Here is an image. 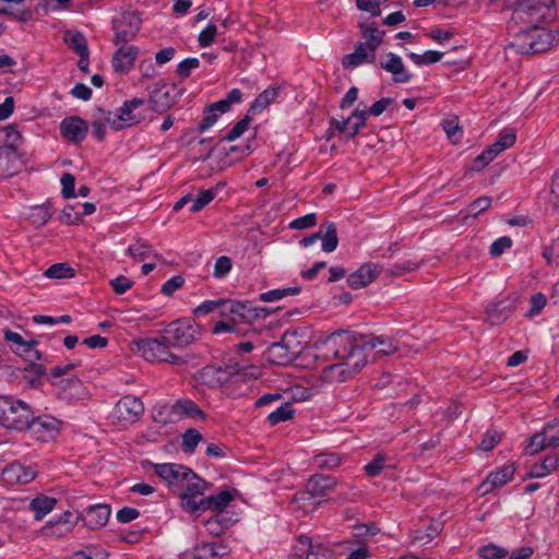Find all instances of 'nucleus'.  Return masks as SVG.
<instances>
[{
	"label": "nucleus",
	"mask_w": 559,
	"mask_h": 559,
	"mask_svg": "<svg viewBox=\"0 0 559 559\" xmlns=\"http://www.w3.org/2000/svg\"><path fill=\"white\" fill-rule=\"evenodd\" d=\"M359 338L348 332L331 335L326 342L328 350L337 362L322 370V378L328 382H344L352 379L367 364V354L359 348Z\"/></svg>",
	"instance_id": "obj_1"
},
{
	"label": "nucleus",
	"mask_w": 559,
	"mask_h": 559,
	"mask_svg": "<svg viewBox=\"0 0 559 559\" xmlns=\"http://www.w3.org/2000/svg\"><path fill=\"white\" fill-rule=\"evenodd\" d=\"M534 25L519 27L515 32V41L512 44L518 47V51L523 55L540 53L550 49L559 41V33Z\"/></svg>",
	"instance_id": "obj_2"
},
{
	"label": "nucleus",
	"mask_w": 559,
	"mask_h": 559,
	"mask_svg": "<svg viewBox=\"0 0 559 559\" xmlns=\"http://www.w3.org/2000/svg\"><path fill=\"white\" fill-rule=\"evenodd\" d=\"M32 419L28 404L11 395H0V425L16 431L26 430Z\"/></svg>",
	"instance_id": "obj_3"
},
{
	"label": "nucleus",
	"mask_w": 559,
	"mask_h": 559,
	"mask_svg": "<svg viewBox=\"0 0 559 559\" xmlns=\"http://www.w3.org/2000/svg\"><path fill=\"white\" fill-rule=\"evenodd\" d=\"M551 0H516L509 29L515 25H534L542 23L550 9Z\"/></svg>",
	"instance_id": "obj_4"
},
{
	"label": "nucleus",
	"mask_w": 559,
	"mask_h": 559,
	"mask_svg": "<svg viewBox=\"0 0 559 559\" xmlns=\"http://www.w3.org/2000/svg\"><path fill=\"white\" fill-rule=\"evenodd\" d=\"M202 335V328L194 320L183 318L170 322L164 330V340L176 348H186Z\"/></svg>",
	"instance_id": "obj_5"
},
{
	"label": "nucleus",
	"mask_w": 559,
	"mask_h": 559,
	"mask_svg": "<svg viewBox=\"0 0 559 559\" xmlns=\"http://www.w3.org/2000/svg\"><path fill=\"white\" fill-rule=\"evenodd\" d=\"M3 338L5 342L15 345L13 352L20 356H26L32 364L29 366L31 371H33L37 377H40L45 373V368L41 365L34 364L36 360H40L43 355L39 350L36 349L38 346V341L32 338L29 341H25L23 336L14 332L10 329H5L3 331Z\"/></svg>",
	"instance_id": "obj_6"
},
{
	"label": "nucleus",
	"mask_w": 559,
	"mask_h": 559,
	"mask_svg": "<svg viewBox=\"0 0 559 559\" xmlns=\"http://www.w3.org/2000/svg\"><path fill=\"white\" fill-rule=\"evenodd\" d=\"M143 105L144 99L132 98L131 100L124 102L123 106L119 108L117 114L106 111L102 108L98 109V112L104 116L111 129L120 131L140 122L141 117L135 115L133 111Z\"/></svg>",
	"instance_id": "obj_7"
},
{
	"label": "nucleus",
	"mask_w": 559,
	"mask_h": 559,
	"mask_svg": "<svg viewBox=\"0 0 559 559\" xmlns=\"http://www.w3.org/2000/svg\"><path fill=\"white\" fill-rule=\"evenodd\" d=\"M337 547L342 548L343 550L336 551L334 549H331L329 546H325L321 543L314 544L311 540L310 557L312 556L316 558H330L334 556L348 555L347 559H367L368 557L372 556L368 546L365 543L357 544L356 542L347 540L342 543Z\"/></svg>",
	"instance_id": "obj_8"
},
{
	"label": "nucleus",
	"mask_w": 559,
	"mask_h": 559,
	"mask_svg": "<svg viewBox=\"0 0 559 559\" xmlns=\"http://www.w3.org/2000/svg\"><path fill=\"white\" fill-rule=\"evenodd\" d=\"M168 343L157 338H146L139 342L138 347L142 356L148 361H166L173 365H180L185 359L173 354L168 348Z\"/></svg>",
	"instance_id": "obj_9"
},
{
	"label": "nucleus",
	"mask_w": 559,
	"mask_h": 559,
	"mask_svg": "<svg viewBox=\"0 0 559 559\" xmlns=\"http://www.w3.org/2000/svg\"><path fill=\"white\" fill-rule=\"evenodd\" d=\"M141 27V19L135 12H123L112 20L114 44L119 46L134 39Z\"/></svg>",
	"instance_id": "obj_10"
},
{
	"label": "nucleus",
	"mask_w": 559,
	"mask_h": 559,
	"mask_svg": "<svg viewBox=\"0 0 559 559\" xmlns=\"http://www.w3.org/2000/svg\"><path fill=\"white\" fill-rule=\"evenodd\" d=\"M187 479H185V484L178 490V495L181 498L182 507L189 511L190 513L199 512V510H192V504H198L199 501L195 500L197 496L204 495L207 483L198 476L191 468L187 472Z\"/></svg>",
	"instance_id": "obj_11"
},
{
	"label": "nucleus",
	"mask_w": 559,
	"mask_h": 559,
	"mask_svg": "<svg viewBox=\"0 0 559 559\" xmlns=\"http://www.w3.org/2000/svg\"><path fill=\"white\" fill-rule=\"evenodd\" d=\"M181 91L175 84H167L163 81L157 82L150 95L152 109L156 112H164L173 107Z\"/></svg>",
	"instance_id": "obj_12"
},
{
	"label": "nucleus",
	"mask_w": 559,
	"mask_h": 559,
	"mask_svg": "<svg viewBox=\"0 0 559 559\" xmlns=\"http://www.w3.org/2000/svg\"><path fill=\"white\" fill-rule=\"evenodd\" d=\"M519 299L520 297L518 294H511L499 300L490 302L486 308V320L491 325L502 324L516 309Z\"/></svg>",
	"instance_id": "obj_13"
},
{
	"label": "nucleus",
	"mask_w": 559,
	"mask_h": 559,
	"mask_svg": "<svg viewBox=\"0 0 559 559\" xmlns=\"http://www.w3.org/2000/svg\"><path fill=\"white\" fill-rule=\"evenodd\" d=\"M61 421L51 416H38L34 417L32 413V419L26 429H28L37 440L47 442L52 440L60 431Z\"/></svg>",
	"instance_id": "obj_14"
},
{
	"label": "nucleus",
	"mask_w": 559,
	"mask_h": 559,
	"mask_svg": "<svg viewBox=\"0 0 559 559\" xmlns=\"http://www.w3.org/2000/svg\"><path fill=\"white\" fill-rule=\"evenodd\" d=\"M242 371V366L238 362L228 364L223 366H205L201 371V377L205 384L210 386H219L228 382L229 379L239 374Z\"/></svg>",
	"instance_id": "obj_15"
},
{
	"label": "nucleus",
	"mask_w": 559,
	"mask_h": 559,
	"mask_svg": "<svg viewBox=\"0 0 559 559\" xmlns=\"http://www.w3.org/2000/svg\"><path fill=\"white\" fill-rule=\"evenodd\" d=\"M143 413V402L133 395H126L121 397L115 407V416L122 424H132L136 421Z\"/></svg>",
	"instance_id": "obj_16"
},
{
	"label": "nucleus",
	"mask_w": 559,
	"mask_h": 559,
	"mask_svg": "<svg viewBox=\"0 0 559 559\" xmlns=\"http://www.w3.org/2000/svg\"><path fill=\"white\" fill-rule=\"evenodd\" d=\"M188 469L189 467L175 463L154 464L155 474L175 492H178L181 485L185 484Z\"/></svg>",
	"instance_id": "obj_17"
},
{
	"label": "nucleus",
	"mask_w": 559,
	"mask_h": 559,
	"mask_svg": "<svg viewBox=\"0 0 559 559\" xmlns=\"http://www.w3.org/2000/svg\"><path fill=\"white\" fill-rule=\"evenodd\" d=\"M480 559H530L534 555V549L531 546H522L511 555L508 549L502 548L496 544H488L478 549Z\"/></svg>",
	"instance_id": "obj_18"
},
{
	"label": "nucleus",
	"mask_w": 559,
	"mask_h": 559,
	"mask_svg": "<svg viewBox=\"0 0 559 559\" xmlns=\"http://www.w3.org/2000/svg\"><path fill=\"white\" fill-rule=\"evenodd\" d=\"M88 132V124L80 117H68L60 122V134L73 144L81 143Z\"/></svg>",
	"instance_id": "obj_19"
},
{
	"label": "nucleus",
	"mask_w": 559,
	"mask_h": 559,
	"mask_svg": "<svg viewBox=\"0 0 559 559\" xmlns=\"http://www.w3.org/2000/svg\"><path fill=\"white\" fill-rule=\"evenodd\" d=\"M381 273V266L365 263L357 271L349 274L347 284L352 289H360L370 285Z\"/></svg>",
	"instance_id": "obj_20"
},
{
	"label": "nucleus",
	"mask_w": 559,
	"mask_h": 559,
	"mask_svg": "<svg viewBox=\"0 0 559 559\" xmlns=\"http://www.w3.org/2000/svg\"><path fill=\"white\" fill-rule=\"evenodd\" d=\"M514 467L512 465H504L495 472H491L487 478L478 486L477 492L485 496L493 489L503 486L513 478Z\"/></svg>",
	"instance_id": "obj_21"
},
{
	"label": "nucleus",
	"mask_w": 559,
	"mask_h": 559,
	"mask_svg": "<svg viewBox=\"0 0 559 559\" xmlns=\"http://www.w3.org/2000/svg\"><path fill=\"white\" fill-rule=\"evenodd\" d=\"M379 67L392 74V81L397 84L408 83L413 75L405 68L402 58L393 52L386 55V60L381 61Z\"/></svg>",
	"instance_id": "obj_22"
},
{
	"label": "nucleus",
	"mask_w": 559,
	"mask_h": 559,
	"mask_svg": "<svg viewBox=\"0 0 559 559\" xmlns=\"http://www.w3.org/2000/svg\"><path fill=\"white\" fill-rule=\"evenodd\" d=\"M359 29L362 38L365 39V41L359 43V45H362L370 51L376 52L383 43L385 32L380 29L377 23L370 20L359 22Z\"/></svg>",
	"instance_id": "obj_23"
},
{
	"label": "nucleus",
	"mask_w": 559,
	"mask_h": 559,
	"mask_svg": "<svg viewBox=\"0 0 559 559\" xmlns=\"http://www.w3.org/2000/svg\"><path fill=\"white\" fill-rule=\"evenodd\" d=\"M1 476L9 485L28 484L36 477V473L33 468L14 462L3 468Z\"/></svg>",
	"instance_id": "obj_24"
},
{
	"label": "nucleus",
	"mask_w": 559,
	"mask_h": 559,
	"mask_svg": "<svg viewBox=\"0 0 559 559\" xmlns=\"http://www.w3.org/2000/svg\"><path fill=\"white\" fill-rule=\"evenodd\" d=\"M138 53L139 48L136 46L122 45L112 57L111 64L114 70L120 73H128L133 68Z\"/></svg>",
	"instance_id": "obj_25"
},
{
	"label": "nucleus",
	"mask_w": 559,
	"mask_h": 559,
	"mask_svg": "<svg viewBox=\"0 0 559 559\" xmlns=\"http://www.w3.org/2000/svg\"><path fill=\"white\" fill-rule=\"evenodd\" d=\"M234 500V496L228 490H222L217 495H212L206 498H202L199 500L198 504H192V510L205 511L213 510L216 512H222L224 509L228 507V504Z\"/></svg>",
	"instance_id": "obj_26"
},
{
	"label": "nucleus",
	"mask_w": 559,
	"mask_h": 559,
	"mask_svg": "<svg viewBox=\"0 0 559 559\" xmlns=\"http://www.w3.org/2000/svg\"><path fill=\"white\" fill-rule=\"evenodd\" d=\"M354 335H355L356 341H357V338H359L360 342L362 343V344H360L359 348H362L364 353H366L367 349H373V348L380 346L381 348L376 352V356H386V355H391V354L395 353L397 349L396 345H394L392 340H390L388 337H382V336L367 337L362 334H354Z\"/></svg>",
	"instance_id": "obj_27"
},
{
	"label": "nucleus",
	"mask_w": 559,
	"mask_h": 559,
	"mask_svg": "<svg viewBox=\"0 0 559 559\" xmlns=\"http://www.w3.org/2000/svg\"><path fill=\"white\" fill-rule=\"evenodd\" d=\"M110 513V508L107 504L91 506L84 511V521L90 528L96 530L107 523Z\"/></svg>",
	"instance_id": "obj_28"
},
{
	"label": "nucleus",
	"mask_w": 559,
	"mask_h": 559,
	"mask_svg": "<svg viewBox=\"0 0 559 559\" xmlns=\"http://www.w3.org/2000/svg\"><path fill=\"white\" fill-rule=\"evenodd\" d=\"M174 408L176 412L175 416L177 417V423L183 418L206 419L205 413L192 400L179 399L174 403Z\"/></svg>",
	"instance_id": "obj_29"
},
{
	"label": "nucleus",
	"mask_w": 559,
	"mask_h": 559,
	"mask_svg": "<svg viewBox=\"0 0 559 559\" xmlns=\"http://www.w3.org/2000/svg\"><path fill=\"white\" fill-rule=\"evenodd\" d=\"M374 60L376 52L358 44L352 53L344 56L342 64L346 69H353L364 63H372Z\"/></svg>",
	"instance_id": "obj_30"
},
{
	"label": "nucleus",
	"mask_w": 559,
	"mask_h": 559,
	"mask_svg": "<svg viewBox=\"0 0 559 559\" xmlns=\"http://www.w3.org/2000/svg\"><path fill=\"white\" fill-rule=\"evenodd\" d=\"M442 530L443 522L433 519L425 530L418 528L412 533V543L413 545L424 546L437 537Z\"/></svg>",
	"instance_id": "obj_31"
},
{
	"label": "nucleus",
	"mask_w": 559,
	"mask_h": 559,
	"mask_svg": "<svg viewBox=\"0 0 559 559\" xmlns=\"http://www.w3.org/2000/svg\"><path fill=\"white\" fill-rule=\"evenodd\" d=\"M267 352L273 362L278 365H289L298 358L296 354H290L288 347L283 343V338H281L280 342L271 344Z\"/></svg>",
	"instance_id": "obj_32"
},
{
	"label": "nucleus",
	"mask_w": 559,
	"mask_h": 559,
	"mask_svg": "<svg viewBox=\"0 0 559 559\" xmlns=\"http://www.w3.org/2000/svg\"><path fill=\"white\" fill-rule=\"evenodd\" d=\"M559 467V453L547 455L542 463L534 464L531 467L530 476L540 478L549 475Z\"/></svg>",
	"instance_id": "obj_33"
},
{
	"label": "nucleus",
	"mask_w": 559,
	"mask_h": 559,
	"mask_svg": "<svg viewBox=\"0 0 559 559\" xmlns=\"http://www.w3.org/2000/svg\"><path fill=\"white\" fill-rule=\"evenodd\" d=\"M336 483L333 478L324 475H313L307 483V488L312 495L319 499L324 496L326 490L335 487Z\"/></svg>",
	"instance_id": "obj_34"
},
{
	"label": "nucleus",
	"mask_w": 559,
	"mask_h": 559,
	"mask_svg": "<svg viewBox=\"0 0 559 559\" xmlns=\"http://www.w3.org/2000/svg\"><path fill=\"white\" fill-rule=\"evenodd\" d=\"M515 140H516L515 130L512 128H506L499 133L496 141L488 147L492 151V153L496 156H498L503 151L513 146V144L515 143Z\"/></svg>",
	"instance_id": "obj_35"
},
{
	"label": "nucleus",
	"mask_w": 559,
	"mask_h": 559,
	"mask_svg": "<svg viewBox=\"0 0 559 559\" xmlns=\"http://www.w3.org/2000/svg\"><path fill=\"white\" fill-rule=\"evenodd\" d=\"M71 516L72 514L70 512H66L58 521L50 523L44 528L45 534L56 537H62L69 534L72 530Z\"/></svg>",
	"instance_id": "obj_36"
},
{
	"label": "nucleus",
	"mask_w": 559,
	"mask_h": 559,
	"mask_svg": "<svg viewBox=\"0 0 559 559\" xmlns=\"http://www.w3.org/2000/svg\"><path fill=\"white\" fill-rule=\"evenodd\" d=\"M322 233L319 239L322 240V250L333 252L338 246L336 226L332 222H326L321 226Z\"/></svg>",
	"instance_id": "obj_37"
},
{
	"label": "nucleus",
	"mask_w": 559,
	"mask_h": 559,
	"mask_svg": "<svg viewBox=\"0 0 559 559\" xmlns=\"http://www.w3.org/2000/svg\"><path fill=\"white\" fill-rule=\"evenodd\" d=\"M57 500L52 497L39 496L34 498L29 503V509L34 512L36 520H41L56 506Z\"/></svg>",
	"instance_id": "obj_38"
},
{
	"label": "nucleus",
	"mask_w": 559,
	"mask_h": 559,
	"mask_svg": "<svg viewBox=\"0 0 559 559\" xmlns=\"http://www.w3.org/2000/svg\"><path fill=\"white\" fill-rule=\"evenodd\" d=\"M64 43L68 47L74 51L76 55H82L88 52L87 40L84 35L76 31H68L63 36Z\"/></svg>",
	"instance_id": "obj_39"
},
{
	"label": "nucleus",
	"mask_w": 559,
	"mask_h": 559,
	"mask_svg": "<svg viewBox=\"0 0 559 559\" xmlns=\"http://www.w3.org/2000/svg\"><path fill=\"white\" fill-rule=\"evenodd\" d=\"M224 185L222 182L217 183L216 187L211 188L209 190L200 191L195 197L192 195V205L190 207L191 213H197L204 209L207 204H210L217 194V191Z\"/></svg>",
	"instance_id": "obj_40"
},
{
	"label": "nucleus",
	"mask_w": 559,
	"mask_h": 559,
	"mask_svg": "<svg viewBox=\"0 0 559 559\" xmlns=\"http://www.w3.org/2000/svg\"><path fill=\"white\" fill-rule=\"evenodd\" d=\"M0 134L4 140V144L0 148H10V153L16 154L17 147L22 143L21 133L11 124L0 128Z\"/></svg>",
	"instance_id": "obj_41"
},
{
	"label": "nucleus",
	"mask_w": 559,
	"mask_h": 559,
	"mask_svg": "<svg viewBox=\"0 0 559 559\" xmlns=\"http://www.w3.org/2000/svg\"><path fill=\"white\" fill-rule=\"evenodd\" d=\"M175 415L176 412L174 404H159L154 407L152 418L155 423L168 425L177 423V417Z\"/></svg>",
	"instance_id": "obj_42"
},
{
	"label": "nucleus",
	"mask_w": 559,
	"mask_h": 559,
	"mask_svg": "<svg viewBox=\"0 0 559 559\" xmlns=\"http://www.w3.org/2000/svg\"><path fill=\"white\" fill-rule=\"evenodd\" d=\"M278 96V87L271 86L258 95L250 107V111L258 112L267 107Z\"/></svg>",
	"instance_id": "obj_43"
},
{
	"label": "nucleus",
	"mask_w": 559,
	"mask_h": 559,
	"mask_svg": "<svg viewBox=\"0 0 559 559\" xmlns=\"http://www.w3.org/2000/svg\"><path fill=\"white\" fill-rule=\"evenodd\" d=\"M51 217V212L46 204L35 205L29 209L27 219L36 228L44 226Z\"/></svg>",
	"instance_id": "obj_44"
},
{
	"label": "nucleus",
	"mask_w": 559,
	"mask_h": 559,
	"mask_svg": "<svg viewBox=\"0 0 559 559\" xmlns=\"http://www.w3.org/2000/svg\"><path fill=\"white\" fill-rule=\"evenodd\" d=\"M16 158L17 155L10 153V148H0V178L12 176L16 171Z\"/></svg>",
	"instance_id": "obj_45"
},
{
	"label": "nucleus",
	"mask_w": 559,
	"mask_h": 559,
	"mask_svg": "<svg viewBox=\"0 0 559 559\" xmlns=\"http://www.w3.org/2000/svg\"><path fill=\"white\" fill-rule=\"evenodd\" d=\"M282 338L285 346L290 350V354H296L299 357L306 344L299 332L297 330L286 331Z\"/></svg>",
	"instance_id": "obj_46"
},
{
	"label": "nucleus",
	"mask_w": 559,
	"mask_h": 559,
	"mask_svg": "<svg viewBox=\"0 0 559 559\" xmlns=\"http://www.w3.org/2000/svg\"><path fill=\"white\" fill-rule=\"evenodd\" d=\"M301 288L299 286H292L287 288H281V289H272L266 293H262L259 296V299L262 302H273L276 300H280L287 296L298 295L300 293Z\"/></svg>",
	"instance_id": "obj_47"
},
{
	"label": "nucleus",
	"mask_w": 559,
	"mask_h": 559,
	"mask_svg": "<svg viewBox=\"0 0 559 559\" xmlns=\"http://www.w3.org/2000/svg\"><path fill=\"white\" fill-rule=\"evenodd\" d=\"M197 550H203V555H195L193 559H202L203 556H210L213 558L216 557H227L230 555V549L223 544H202L197 547Z\"/></svg>",
	"instance_id": "obj_48"
},
{
	"label": "nucleus",
	"mask_w": 559,
	"mask_h": 559,
	"mask_svg": "<svg viewBox=\"0 0 559 559\" xmlns=\"http://www.w3.org/2000/svg\"><path fill=\"white\" fill-rule=\"evenodd\" d=\"M294 413L295 411L293 409L292 404L285 403L271 412L267 416V420L271 426H276L282 421L290 419L294 416Z\"/></svg>",
	"instance_id": "obj_49"
},
{
	"label": "nucleus",
	"mask_w": 559,
	"mask_h": 559,
	"mask_svg": "<svg viewBox=\"0 0 559 559\" xmlns=\"http://www.w3.org/2000/svg\"><path fill=\"white\" fill-rule=\"evenodd\" d=\"M294 501L299 504V508L307 512L316 510L320 503V500H318L307 487L306 490L295 495Z\"/></svg>",
	"instance_id": "obj_50"
},
{
	"label": "nucleus",
	"mask_w": 559,
	"mask_h": 559,
	"mask_svg": "<svg viewBox=\"0 0 559 559\" xmlns=\"http://www.w3.org/2000/svg\"><path fill=\"white\" fill-rule=\"evenodd\" d=\"M48 278H71L74 276V270L67 263H56L45 271Z\"/></svg>",
	"instance_id": "obj_51"
},
{
	"label": "nucleus",
	"mask_w": 559,
	"mask_h": 559,
	"mask_svg": "<svg viewBox=\"0 0 559 559\" xmlns=\"http://www.w3.org/2000/svg\"><path fill=\"white\" fill-rule=\"evenodd\" d=\"M491 198L489 197H480L476 199L474 202H472L467 209H466V215L464 217V221H466L468 217H477L479 214L484 213L491 206Z\"/></svg>",
	"instance_id": "obj_52"
},
{
	"label": "nucleus",
	"mask_w": 559,
	"mask_h": 559,
	"mask_svg": "<svg viewBox=\"0 0 559 559\" xmlns=\"http://www.w3.org/2000/svg\"><path fill=\"white\" fill-rule=\"evenodd\" d=\"M407 57L417 66L431 64L440 61L443 57L442 52L436 50L425 51L423 55L409 52Z\"/></svg>",
	"instance_id": "obj_53"
},
{
	"label": "nucleus",
	"mask_w": 559,
	"mask_h": 559,
	"mask_svg": "<svg viewBox=\"0 0 559 559\" xmlns=\"http://www.w3.org/2000/svg\"><path fill=\"white\" fill-rule=\"evenodd\" d=\"M203 439L202 435L194 428H189L182 435V449L186 453L194 452L199 442Z\"/></svg>",
	"instance_id": "obj_54"
},
{
	"label": "nucleus",
	"mask_w": 559,
	"mask_h": 559,
	"mask_svg": "<svg viewBox=\"0 0 559 559\" xmlns=\"http://www.w3.org/2000/svg\"><path fill=\"white\" fill-rule=\"evenodd\" d=\"M126 253L135 260H144L152 254V248L150 245L138 240L128 247Z\"/></svg>",
	"instance_id": "obj_55"
},
{
	"label": "nucleus",
	"mask_w": 559,
	"mask_h": 559,
	"mask_svg": "<svg viewBox=\"0 0 559 559\" xmlns=\"http://www.w3.org/2000/svg\"><path fill=\"white\" fill-rule=\"evenodd\" d=\"M252 311L253 307L250 301L231 300V317L249 320L251 319Z\"/></svg>",
	"instance_id": "obj_56"
},
{
	"label": "nucleus",
	"mask_w": 559,
	"mask_h": 559,
	"mask_svg": "<svg viewBox=\"0 0 559 559\" xmlns=\"http://www.w3.org/2000/svg\"><path fill=\"white\" fill-rule=\"evenodd\" d=\"M442 128L452 143L456 144L461 141L463 130L457 121L454 119H447L442 122Z\"/></svg>",
	"instance_id": "obj_57"
},
{
	"label": "nucleus",
	"mask_w": 559,
	"mask_h": 559,
	"mask_svg": "<svg viewBox=\"0 0 559 559\" xmlns=\"http://www.w3.org/2000/svg\"><path fill=\"white\" fill-rule=\"evenodd\" d=\"M313 462L320 468H334L341 464V457L335 453H321L314 456Z\"/></svg>",
	"instance_id": "obj_58"
},
{
	"label": "nucleus",
	"mask_w": 559,
	"mask_h": 559,
	"mask_svg": "<svg viewBox=\"0 0 559 559\" xmlns=\"http://www.w3.org/2000/svg\"><path fill=\"white\" fill-rule=\"evenodd\" d=\"M547 298L543 293H536L530 298V309L526 311L525 317L533 318L542 312L546 306Z\"/></svg>",
	"instance_id": "obj_59"
},
{
	"label": "nucleus",
	"mask_w": 559,
	"mask_h": 559,
	"mask_svg": "<svg viewBox=\"0 0 559 559\" xmlns=\"http://www.w3.org/2000/svg\"><path fill=\"white\" fill-rule=\"evenodd\" d=\"M543 430L549 448H559V419L549 423Z\"/></svg>",
	"instance_id": "obj_60"
},
{
	"label": "nucleus",
	"mask_w": 559,
	"mask_h": 559,
	"mask_svg": "<svg viewBox=\"0 0 559 559\" xmlns=\"http://www.w3.org/2000/svg\"><path fill=\"white\" fill-rule=\"evenodd\" d=\"M311 552V538L305 535L299 536L295 546V559H309Z\"/></svg>",
	"instance_id": "obj_61"
},
{
	"label": "nucleus",
	"mask_w": 559,
	"mask_h": 559,
	"mask_svg": "<svg viewBox=\"0 0 559 559\" xmlns=\"http://www.w3.org/2000/svg\"><path fill=\"white\" fill-rule=\"evenodd\" d=\"M386 457L382 453H378L371 462L365 465V472L368 476H378L385 466Z\"/></svg>",
	"instance_id": "obj_62"
},
{
	"label": "nucleus",
	"mask_w": 559,
	"mask_h": 559,
	"mask_svg": "<svg viewBox=\"0 0 559 559\" xmlns=\"http://www.w3.org/2000/svg\"><path fill=\"white\" fill-rule=\"evenodd\" d=\"M548 441L546 440L544 430L542 432L535 433L532 438L530 443L526 447V453L533 455L537 452L542 451L545 448H548Z\"/></svg>",
	"instance_id": "obj_63"
},
{
	"label": "nucleus",
	"mask_w": 559,
	"mask_h": 559,
	"mask_svg": "<svg viewBox=\"0 0 559 559\" xmlns=\"http://www.w3.org/2000/svg\"><path fill=\"white\" fill-rule=\"evenodd\" d=\"M497 156L492 153V151L487 147L484 152L477 155L473 162L471 170L480 171L485 166H487L490 162H492Z\"/></svg>",
	"instance_id": "obj_64"
}]
</instances>
